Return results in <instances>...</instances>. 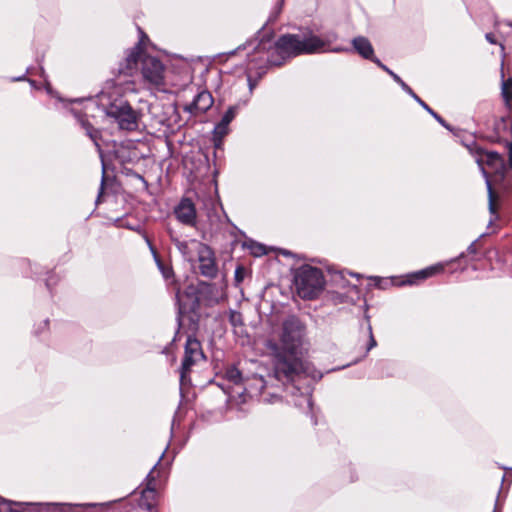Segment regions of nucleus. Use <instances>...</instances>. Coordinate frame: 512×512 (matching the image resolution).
Instances as JSON below:
<instances>
[{
  "mask_svg": "<svg viewBox=\"0 0 512 512\" xmlns=\"http://www.w3.org/2000/svg\"><path fill=\"white\" fill-rule=\"evenodd\" d=\"M444 270L443 264H436L433 266H430L428 268H425L423 270H420L413 275H411L412 280H410V283H415L417 280H423L426 278H429L437 273H440Z\"/></svg>",
  "mask_w": 512,
  "mask_h": 512,
  "instance_id": "f3484780",
  "label": "nucleus"
},
{
  "mask_svg": "<svg viewBox=\"0 0 512 512\" xmlns=\"http://www.w3.org/2000/svg\"><path fill=\"white\" fill-rule=\"evenodd\" d=\"M159 462H161V459H158V462H156V463H155L154 468L151 470V471H153V473L155 472V468H156V466H158V465H159Z\"/></svg>",
  "mask_w": 512,
  "mask_h": 512,
  "instance_id": "2f4dec72",
  "label": "nucleus"
},
{
  "mask_svg": "<svg viewBox=\"0 0 512 512\" xmlns=\"http://www.w3.org/2000/svg\"><path fill=\"white\" fill-rule=\"evenodd\" d=\"M354 50L363 58L369 59L373 62V59H377L374 56V49L371 42L363 36L355 37L352 40Z\"/></svg>",
  "mask_w": 512,
  "mask_h": 512,
  "instance_id": "4468645a",
  "label": "nucleus"
},
{
  "mask_svg": "<svg viewBox=\"0 0 512 512\" xmlns=\"http://www.w3.org/2000/svg\"><path fill=\"white\" fill-rule=\"evenodd\" d=\"M199 261V269L203 276L213 278L217 274V266L215 263L212 250L205 244L197 254Z\"/></svg>",
  "mask_w": 512,
  "mask_h": 512,
  "instance_id": "9b49d317",
  "label": "nucleus"
},
{
  "mask_svg": "<svg viewBox=\"0 0 512 512\" xmlns=\"http://www.w3.org/2000/svg\"><path fill=\"white\" fill-rule=\"evenodd\" d=\"M204 359V353L200 342L196 338L188 337L185 344V352L180 370V380H186L191 367L198 361Z\"/></svg>",
  "mask_w": 512,
  "mask_h": 512,
  "instance_id": "0eeeda50",
  "label": "nucleus"
},
{
  "mask_svg": "<svg viewBox=\"0 0 512 512\" xmlns=\"http://www.w3.org/2000/svg\"><path fill=\"white\" fill-rule=\"evenodd\" d=\"M241 321V315L239 313H236V312H233L231 314V322L236 325L238 323H240Z\"/></svg>",
  "mask_w": 512,
  "mask_h": 512,
  "instance_id": "cd10ccee",
  "label": "nucleus"
},
{
  "mask_svg": "<svg viewBox=\"0 0 512 512\" xmlns=\"http://www.w3.org/2000/svg\"><path fill=\"white\" fill-rule=\"evenodd\" d=\"M250 47L253 48V54H248V80L250 90H252L253 85L251 84L250 76L252 70L256 68H264L267 64L277 65L279 63L270 55V50L272 49V43L270 39H262L259 42L250 41L247 43V45H245L244 49Z\"/></svg>",
  "mask_w": 512,
  "mask_h": 512,
  "instance_id": "423d86ee",
  "label": "nucleus"
},
{
  "mask_svg": "<svg viewBox=\"0 0 512 512\" xmlns=\"http://www.w3.org/2000/svg\"><path fill=\"white\" fill-rule=\"evenodd\" d=\"M303 335L302 322L295 316H289L282 323L279 342L273 339L266 342L273 360V374L270 379L276 380L283 387L293 383L301 374L313 379L321 378L318 371L301 359Z\"/></svg>",
  "mask_w": 512,
  "mask_h": 512,
  "instance_id": "f03ea898",
  "label": "nucleus"
},
{
  "mask_svg": "<svg viewBox=\"0 0 512 512\" xmlns=\"http://www.w3.org/2000/svg\"><path fill=\"white\" fill-rule=\"evenodd\" d=\"M155 480L153 471L147 476V488L142 491L139 499L138 508L131 512H154L155 487L152 482Z\"/></svg>",
  "mask_w": 512,
  "mask_h": 512,
  "instance_id": "9d476101",
  "label": "nucleus"
},
{
  "mask_svg": "<svg viewBox=\"0 0 512 512\" xmlns=\"http://www.w3.org/2000/svg\"><path fill=\"white\" fill-rule=\"evenodd\" d=\"M213 103L214 100L211 93L207 90H203L195 96L194 100L190 104L184 106V111L193 116H198L209 110Z\"/></svg>",
  "mask_w": 512,
  "mask_h": 512,
  "instance_id": "1a4fd4ad",
  "label": "nucleus"
},
{
  "mask_svg": "<svg viewBox=\"0 0 512 512\" xmlns=\"http://www.w3.org/2000/svg\"><path fill=\"white\" fill-rule=\"evenodd\" d=\"M337 38L338 36L334 32H328L322 37L311 32L287 34L278 39L273 50L282 58L328 51L336 53L348 51V49L340 46L331 47Z\"/></svg>",
  "mask_w": 512,
  "mask_h": 512,
  "instance_id": "7ed1b4c3",
  "label": "nucleus"
},
{
  "mask_svg": "<svg viewBox=\"0 0 512 512\" xmlns=\"http://www.w3.org/2000/svg\"><path fill=\"white\" fill-rule=\"evenodd\" d=\"M485 38L489 43L496 44V39L492 33H487Z\"/></svg>",
  "mask_w": 512,
  "mask_h": 512,
  "instance_id": "c85d7f7f",
  "label": "nucleus"
},
{
  "mask_svg": "<svg viewBox=\"0 0 512 512\" xmlns=\"http://www.w3.org/2000/svg\"><path fill=\"white\" fill-rule=\"evenodd\" d=\"M373 62L377 64L385 72H387V74H389L395 82H401V78L392 70H390L387 66H385L379 59H373Z\"/></svg>",
  "mask_w": 512,
  "mask_h": 512,
  "instance_id": "4be33fe9",
  "label": "nucleus"
},
{
  "mask_svg": "<svg viewBox=\"0 0 512 512\" xmlns=\"http://www.w3.org/2000/svg\"><path fill=\"white\" fill-rule=\"evenodd\" d=\"M235 52H236V50H233V51H230L228 54H229V55H234V54H235Z\"/></svg>",
  "mask_w": 512,
  "mask_h": 512,
  "instance_id": "f704fd0d",
  "label": "nucleus"
},
{
  "mask_svg": "<svg viewBox=\"0 0 512 512\" xmlns=\"http://www.w3.org/2000/svg\"><path fill=\"white\" fill-rule=\"evenodd\" d=\"M501 90L502 96L508 104L512 100V78L503 80Z\"/></svg>",
  "mask_w": 512,
  "mask_h": 512,
  "instance_id": "a211bd4d",
  "label": "nucleus"
},
{
  "mask_svg": "<svg viewBox=\"0 0 512 512\" xmlns=\"http://www.w3.org/2000/svg\"><path fill=\"white\" fill-rule=\"evenodd\" d=\"M227 131H228V127L226 125H223V123L221 121L215 127V133L217 135L224 136L227 134Z\"/></svg>",
  "mask_w": 512,
  "mask_h": 512,
  "instance_id": "a878e982",
  "label": "nucleus"
},
{
  "mask_svg": "<svg viewBox=\"0 0 512 512\" xmlns=\"http://www.w3.org/2000/svg\"><path fill=\"white\" fill-rule=\"evenodd\" d=\"M42 504L37 503H14L0 498V512H29L32 508Z\"/></svg>",
  "mask_w": 512,
  "mask_h": 512,
  "instance_id": "2eb2a0df",
  "label": "nucleus"
},
{
  "mask_svg": "<svg viewBox=\"0 0 512 512\" xmlns=\"http://www.w3.org/2000/svg\"><path fill=\"white\" fill-rule=\"evenodd\" d=\"M75 116L78 118L80 125L85 130L87 136L93 141L95 146L97 147V150L101 152L99 139H100V131L93 128V126L88 122L87 119H84L79 114H75Z\"/></svg>",
  "mask_w": 512,
  "mask_h": 512,
  "instance_id": "dca6fc26",
  "label": "nucleus"
},
{
  "mask_svg": "<svg viewBox=\"0 0 512 512\" xmlns=\"http://www.w3.org/2000/svg\"><path fill=\"white\" fill-rule=\"evenodd\" d=\"M146 35L126 52L119 63L113 80L107 81L96 96L93 104L99 106L108 117L115 119L122 130L134 131L138 127V113L124 99L128 93L137 92V85L132 79L138 72L142 83L150 90H166V70L164 64L156 57L147 54L144 49Z\"/></svg>",
  "mask_w": 512,
  "mask_h": 512,
  "instance_id": "f257e3e1",
  "label": "nucleus"
},
{
  "mask_svg": "<svg viewBox=\"0 0 512 512\" xmlns=\"http://www.w3.org/2000/svg\"><path fill=\"white\" fill-rule=\"evenodd\" d=\"M368 332H369V337H370V341H369V345H368V350L372 349L373 347L376 346V341L373 337V334H372V327L371 325L369 324L368 325Z\"/></svg>",
  "mask_w": 512,
  "mask_h": 512,
  "instance_id": "bb28decb",
  "label": "nucleus"
},
{
  "mask_svg": "<svg viewBox=\"0 0 512 512\" xmlns=\"http://www.w3.org/2000/svg\"><path fill=\"white\" fill-rule=\"evenodd\" d=\"M174 213L179 222L188 226L195 225L197 213L195 206L190 199H182L176 206Z\"/></svg>",
  "mask_w": 512,
  "mask_h": 512,
  "instance_id": "f8f14e48",
  "label": "nucleus"
},
{
  "mask_svg": "<svg viewBox=\"0 0 512 512\" xmlns=\"http://www.w3.org/2000/svg\"><path fill=\"white\" fill-rule=\"evenodd\" d=\"M159 462H161V459H158V462H156V463H155L154 468L151 470V471H153V473L155 472V468H156V466H158V465H159Z\"/></svg>",
  "mask_w": 512,
  "mask_h": 512,
  "instance_id": "473e14b6",
  "label": "nucleus"
},
{
  "mask_svg": "<svg viewBox=\"0 0 512 512\" xmlns=\"http://www.w3.org/2000/svg\"><path fill=\"white\" fill-rule=\"evenodd\" d=\"M235 115H236V108L230 107L223 115L221 122L223 123V125H226L228 127L230 122L234 119Z\"/></svg>",
  "mask_w": 512,
  "mask_h": 512,
  "instance_id": "412c9836",
  "label": "nucleus"
},
{
  "mask_svg": "<svg viewBox=\"0 0 512 512\" xmlns=\"http://www.w3.org/2000/svg\"><path fill=\"white\" fill-rule=\"evenodd\" d=\"M225 377L229 382L235 385L244 384V391L247 394L250 396H261L264 402L273 403L279 398L276 392L269 391L271 388L269 383L275 380L269 378V381H267L258 372H255L251 376L247 375L244 378L242 372L236 367L231 366L226 369Z\"/></svg>",
  "mask_w": 512,
  "mask_h": 512,
  "instance_id": "20e7f679",
  "label": "nucleus"
},
{
  "mask_svg": "<svg viewBox=\"0 0 512 512\" xmlns=\"http://www.w3.org/2000/svg\"><path fill=\"white\" fill-rule=\"evenodd\" d=\"M175 246L180 251V253L188 260V261H195L197 254L201 250V247H204V243L192 239L189 241H181L176 238H172Z\"/></svg>",
  "mask_w": 512,
  "mask_h": 512,
  "instance_id": "ddd939ff",
  "label": "nucleus"
},
{
  "mask_svg": "<svg viewBox=\"0 0 512 512\" xmlns=\"http://www.w3.org/2000/svg\"><path fill=\"white\" fill-rule=\"evenodd\" d=\"M426 111H428L442 126L446 129L451 130L450 126L445 122V120L439 116L436 112H434L423 100L419 99L417 101Z\"/></svg>",
  "mask_w": 512,
  "mask_h": 512,
  "instance_id": "aec40b11",
  "label": "nucleus"
},
{
  "mask_svg": "<svg viewBox=\"0 0 512 512\" xmlns=\"http://www.w3.org/2000/svg\"><path fill=\"white\" fill-rule=\"evenodd\" d=\"M251 252L254 256H262L266 254V249L261 244H255L251 246Z\"/></svg>",
  "mask_w": 512,
  "mask_h": 512,
  "instance_id": "b1692460",
  "label": "nucleus"
},
{
  "mask_svg": "<svg viewBox=\"0 0 512 512\" xmlns=\"http://www.w3.org/2000/svg\"><path fill=\"white\" fill-rule=\"evenodd\" d=\"M468 250H469L470 252H474V246H473V245H470V246H469V248H468Z\"/></svg>",
  "mask_w": 512,
  "mask_h": 512,
  "instance_id": "72a5a7b5",
  "label": "nucleus"
},
{
  "mask_svg": "<svg viewBox=\"0 0 512 512\" xmlns=\"http://www.w3.org/2000/svg\"><path fill=\"white\" fill-rule=\"evenodd\" d=\"M301 399H302V402H299V403L296 402L295 404L299 405V406H301L302 404L303 405L305 404L306 407L310 409L312 406L311 394L307 391L301 395Z\"/></svg>",
  "mask_w": 512,
  "mask_h": 512,
  "instance_id": "5701e85b",
  "label": "nucleus"
},
{
  "mask_svg": "<svg viewBox=\"0 0 512 512\" xmlns=\"http://www.w3.org/2000/svg\"><path fill=\"white\" fill-rule=\"evenodd\" d=\"M296 292L302 299H314L324 288V276L320 269L309 265L299 267L294 274Z\"/></svg>",
  "mask_w": 512,
  "mask_h": 512,
  "instance_id": "39448f33",
  "label": "nucleus"
},
{
  "mask_svg": "<svg viewBox=\"0 0 512 512\" xmlns=\"http://www.w3.org/2000/svg\"><path fill=\"white\" fill-rule=\"evenodd\" d=\"M150 249H151V251H152V253H153V255H154V258H155V260H156V263H157V265H158V268L160 269V271H161V273H162L163 277H164L165 279H169V278L172 276V274H173L172 269H171L170 267H168V266H165V265L160 261V259L158 258L157 254H156L155 249H154L151 245H150Z\"/></svg>",
  "mask_w": 512,
  "mask_h": 512,
  "instance_id": "6ab92c4d",
  "label": "nucleus"
},
{
  "mask_svg": "<svg viewBox=\"0 0 512 512\" xmlns=\"http://www.w3.org/2000/svg\"><path fill=\"white\" fill-rule=\"evenodd\" d=\"M159 462H161V459H158V462H156V463H155L154 468L151 470V471H153V473L155 472V468H156V466H158V465H159Z\"/></svg>",
  "mask_w": 512,
  "mask_h": 512,
  "instance_id": "7c9ffc66",
  "label": "nucleus"
},
{
  "mask_svg": "<svg viewBox=\"0 0 512 512\" xmlns=\"http://www.w3.org/2000/svg\"><path fill=\"white\" fill-rule=\"evenodd\" d=\"M401 88L407 92L409 95H411L416 101H418L420 98L413 92V90L401 79V82H397Z\"/></svg>",
  "mask_w": 512,
  "mask_h": 512,
  "instance_id": "393cba45",
  "label": "nucleus"
},
{
  "mask_svg": "<svg viewBox=\"0 0 512 512\" xmlns=\"http://www.w3.org/2000/svg\"><path fill=\"white\" fill-rule=\"evenodd\" d=\"M478 165L480 166L484 177L486 178V184L488 188V195H489V210L492 215H495L496 213V206H495V200H494V192L492 190L491 183L488 179L487 172L485 171L483 164L486 163L488 165H492L494 167H498L502 165L501 157L498 153L494 152H478V157L476 159Z\"/></svg>",
  "mask_w": 512,
  "mask_h": 512,
  "instance_id": "6e6552de",
  "label": "nucleus"
},
{
  "mask_svg": "<svg viewBox=\"0 0 512 512\" xmlns=\"http://www.w3.org/2000/svg\"><path fill=\"white\" fill-rule=\"evenodd\" d=\"M250 364H251L252 366H254L257 370L260 368L259 363H258V362H256V361H251V362H250Z\"/></svg>",
  "mask_w": 512,
  "mask_h": 512,
  "instance_id": "c756f323",
  "label": "nucleus"
}]
</instances>
